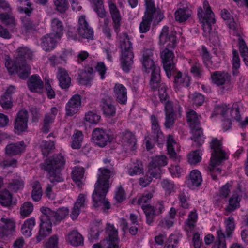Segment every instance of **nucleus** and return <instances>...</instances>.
<instances>
[{
  "mask_svg": "<svg viewBox=\"0 0 248 248\" xmlns=\"http://www.w3.org/2000/svg\"><path fill=\"white\" fill-rule=\"evenodd\" d=\"M113 171H99L97 180L94 185L92 194L93 206L103 210L109 209L110 203L106 195L110 187L113 179Z\"/></svg>",
  "mask_w": 248,
  "mask_h": 248,
  "instance_id": "obj_1",
  "label": "nucleus"
},
{
  "mask_svg": "<svg viewBox=\"0 0 248 248\" xmlns=\"http://www.w3.org/2000/svg\"><path fill=\"white\" fill-rule=\"evenodd\" d=\"M141 62L144 71L147 73L151 72L150 86L153 89L156 88L160 79V68L155 63L153 50L151 49L144 50Z\"/></svg>",
  "mask_w": 248,
  "mask_h": 248,
  "instance_id": "obj_2",
  "label": "nucleus"
},
{
  "mask_svg": "<svg viewBox=\"0 0 248 248\" xmlns=\"http://www.w3.org/2000/svg\"><path fill=\"white\" fill-rule=\"evenodd\" d=\"M220 14L221 17L226 21L231 30V33L237 37L241 55L245 64L248 65V48L243 39L240 36L239 24L235 21L233 17L226 9L222 10Z\"/></svg>",
  "mask_w": 248,
  "mask_h": 248,
  "instance_id": "obj_3",
  "label": "nucleus"
},
{
  "mask_svg": "<svg viewBox=\"0 0 248 248\" xmlns=\"http://www.w3.org/2000/svg\"><path fill=\"white\" fill-rule=\"evenodd\" d=\"M120 48L122 54L120 58L123 70L127 72L133 64L134 54L132 51V44L128 35L124 33L120 36Z\"/></svg>",
  "mask_w": 248,
  "mask_h": 248,
  "instance_id": "obj_4",
  "label": "nucleus"
},
{
  "mask_svg": "<svg viewBox=\"0 0 248 248\" xmlns=\"http://www.w3.org/2000/svg\"><path fill=\"white\" fill-rule=\"evenodd\" d=\"M203 6L205 12H203L202 7H199L198 9V16L200 21L202 23L204 35L210 38L211 34V24H214L215 22L214 14L212 11L207 1L203 2Z\"/></svg>",
  "mask_w": 248,
  "mask_h": 248,
  "instance_id": "obj_5",
  "label": "nucleus"
},
{
  "mask_svg": "<svg viewBox=\"0 0 248 248\" xmlns=\"http://www.w3.org/2000/svg\"><path fill=\"white\" fill-rule=\"evenodd\" d=\"M199 117L193 110H190L187 113V122L193 135L191 140L194 141L193 146L202 145L204 142L202 131L200 127Z\"/></svg>",
  "mask_w": 248,
  "mask_h": 248,
  "instance_id": "obj_6",
  "label": "nucleus"
},
{
  "mask_svg": "<svg viewBox=\"0 0 248 248\" xmlns=\"http://www.w3.org/2000/svg\"><path fill=\"white\" fill-rule=\"evenodd\" d=\"M67 37L69 39L80 40L87 39L88 40L93 39V31L87 22L84 15H81L78 18V33H74L72 30H69L67 32Z\"/></svg>",
  "mask_w": 248,
  "mask_h": 248,
  "instance_id": "obj_7",
  "label": "nucleus"
},
{
  "mask_svg": "<svg viewBox=\"0 0 248 248\" xmlns=\"http://www.w3.org/2000/svg\"><path fill=\"white\" fill-rule=\"evenodd\" d=\"M210 146L212 152L209 166L211 170L215 167L219 165L222 160L227 158V154L222 149L221 141L216 138L212 140Z\"/></svg>",
  "mask_w": 248,
  "mask_h": 248,
  "instance_id": "obj_8",
  "label": "nucleus"
},
{
  "mask_svg": "<svg viewBox=\"0 0 248 248\" xmlns=\"http://www.w3.org/2000/svg\"><path fill=\"white\" fill-rule=\"evenodd\" d=\"M42 215L40 216V230L38 234L36 237L38 242L44 239L46 237L49 235L52 232V223L53 221L48 218V214H52L50 209L47 207H42L41 208Z\"/></svg>",
  "mask_w": 248,
  "mask_h": 248,
  "instance_id": "obj_9",
  "label": "nucleus"
},
{
  "mask_svg": "<svg viewBox=\"0 0 248 248\" xmlns=\"http://www.w3.org/2000/svg\"><path fill=\"white\" fill-rule=\"evenodd\" d=\"M165 125L167 128H170L174 123L175 119L181 116L182 108L178 103L172 104L170 101L165 103Z\"/></svg>",
  "mask_w": 248,
  "mask_h": 248,
  "instance_id": "obj_10",
  "label": "nucleus"
},
{
  "mask_svg": "<svg viewBox=\"0 0 248 248\" xmlns=\"http://www.w3.org/2000/svg\"><path fill=\"white\" fill-rule=\"evenodd\" d=\"M114 138L115 135L111 131L96 128L93 131L92 139L94 144L103 147L112 141Z\"/></svg>",
  "mask_w": 248,
  "mask_h": 248,
  "instance_id": "obj_11",
  "label": "nucleus"
},
{
  "mask_svg": "<svg viewBox=\"0 0 248 248\" xmlns=\"http://www.w3.org/2000/svg\"><path fill=\"white\" fill-rule=\"evenodd\" d=\"M107 231L108 237L104 240L101 244H94L93 248H118V239L117 230L112 225L108 224Z\"/></svg>",
  "mask_w": 248,
  "mask_h": 248,
  "instance_id": "obj_12",
  "label": "nucleus"
},
{
  "mask_svg": "<svg viewBox=\"0 0 248 248\" xmlns=\"http://www.w3.org/2000/svg\"><path fill=\"white\" fill-rule=\"evenodd\" d=\"M5 66L9 73L10 74L17 73L21 78H26L30 73L31 67L25 62L18 66L12 60H7L5 62Z\"/></svg>",
  "mask_w": 248,
  "mask_h": 248,
  "instance_id": "obj_13",
  "label": "nucleus"
},
{
  "mask_svg": "<svg viewBox=\"0 0 248 248\" xmlns=\"http://www.w3.org/2000/svg\"><path fill=\"white\" fill-rule=\"evenodd\" d=\"M167 47L160 53V56L163 64L164 69L167 77L170 78L172 75V71L174 68L173 62L174 54Z\"/></svg>",
  "mask_w": 248,
  "mask_h": 248,
  "instance_id": "obj_14",
  "label": "nucleus"
},
{
  "mask_svg": "<svg viewBox=\"0 0 248 248\" xmlns=\"http://www.w3.org/2000/svg\"><path fill=\"white\" fill-rule=\"evenodd\" d=\"M16 232V222L13 218L2 217L0 219V238L12 235Z\"/></svg>",
  "mask_w": 248,
  "mask_h": 248,
  "instance_id": "obj_15",
  "label": "nucleus"
},
{
  "mask_svg": "<svg viewBox=\"0 0 248 248\" xmlns=\"http://www.w3.org/2000/svg\"><path fill=\"white\" fill-rule=\"evenodd\" d=\"M65 163L64 157L61 154L49 158L41 166L45 170H56L63 169Z\"/></svg>",
  "mask_w": 248,
  "mask_h": 248,
  "instance_id": "obj_16",
  "label": "nucleus"
},
{
  "mask_svg": "<svg viewBox=\"0 0 248 248\" xmlns=\"http://www.w3.org/2000/svg\"><path fill=\"white\" fill-rule=\"evenodd\" d=\"M0 9L5 12L0 13V21L6 25L15 26L16 20L12 15L10 5L5 0H0Z\"/></svg>",
  "mask_w": 248,
  "mask_h": 248,
  "instance_id": "obj_17",
  "label": "nucleus"
},
{
  "mask_svg": "<svg viewBox=\"0 0 248 248\" xmlns=\"http://www.w3.org/2000/svg\"><path fill=\"white\" fill-rule=\"evenodd\" d=\"M159 44L170 48H174L176 46V36L173 32L169 31L167 26H164L162 29L159 35Z\"/></svg>",
  "mask_w": 248,
  "mask_h": 248,
  "instance_id": "obj_18",
  "label": "nucleus"
},
{
  "mask_svg": "<svg viewBox=\"0 0 248 248\" xmlns=\"http://www.w3.org/2000/svg\"><path fill=\"white\" fill-rule=\"evenodd\" d=\"M88 200L87 195L85 194H80L74 203L72 209L70 217L73 220L76 219L81 212L84 211L87 207Z\"/></svg>",
  "mask_w": 248,
  "mask_h": 248,
  "instance_id": "obj_19",
  "label": "nucleus"
},
{
  "mask_svg": "<svg viewBox=\"0 0 248 248\" xmlns=\"http://www.w3.org/2000/svg\"><path fill=\"white\" fill-rule=\"evenodd\" d=\"M241 197V190L238 187L237 190L233 191L232 195L229 199L228 203L225 207V215H228L240 207Z\"/></svg>",
  "mask_w": 248,
  "mask_h": 248,
  "instance_id": "obj_20",
  "label": "nucleus"
},
{
  "mask_svg": "<svg viewBox=\"0 0 248 248\" xmlns=\"http://www.w3.org/2000/svg\"><path fill=\"white\" fill-rule=\"evenodd\" d=\"M28 113L25 110H21L18 112L15 120L14 128L16 132L25 131L28 127Z\"/></svg>",
  "mask_w": 248,
  "mask_h": 248,
  "instance_id": "obj_21",
  "label": "nucleus"
},
{
  "mask_svg": "<svg viewBox=\"0 0 248 248\" xmlns=\"http://www.w3.org/2000/svg\"><path fill=\"white\" fill-rule=\"evenodd\" d=\"M120 141L126 151H133L135 149L136 140L134 135L130 131L126 130L122 132Z\"/></svg>",
  "mask_w": 248,
  "mask_h": 248,
  "instance_id": "obj_22",
  "label": "nucleus"
},
{
  "mask_svg": "<svg viewBox=\"0 0 248 248\" xmlns=\"http://www.w3.org/2000/svg\"><path fill=\"white\" fill-rule=\"evenodd\" d=\"M81 106V97L78 94L73 95L67 103L66 105V114L72 116L78 112Z\"/></svg>",
  "mask_w": 248,
  "mask_h": 248,
  "instance_id": "obj_23",
  "label": "nucleus"
},
{
  "mask_svg": "<svg viewBox=\"0 0 248 248\" xmlns=\"http://www.w3.org/2000/svg\"><path fill=\"white\" fill-rule=\"evenodd\" d=\"M190 83V77L187 73L178 72L174 76V86L176 91L183 87H188Z\"/></svg>",
  "mask_w": 248,
  "mask_h": 248,
  "instance_id": "obj_24",
  "label": "nucleus"
},
{
  "mask_svg": "<svg viewBox=\"0 0 248 248\" xmlns=\"http://www.w3.org/2000/svg\"><path fill=\"white\" fill-rule=\"evenodd\" d=\"M228 108L226 105H217L214 110L215 115H220L224 118V122L222 124V128L224 131L229 129L231 125L230 118L227 114Z\"/></svg>",
  "mask_w": 248,
  "mask_h": 248,
  "instance_id": "obj_25",
  "label": "nucleus"
},
{
  "mask_svg": "<svg viewBox=\"0 0 248 248\" xmlns=\"http://www.w3.org/2000/svg\"><path fill=\"white\" fill-rule=\"evenodd\" d=\"M108 6L113 21V28L115 32L117 33L119 31L121 26V16L119 11L114 3L109 1L108 2Z\"/></svg>",
  "mask_w": 248,
  "mask_h": 248,
  "instance_id": "obj_26",
  "label": "nucleus"
},
{
  "mask_svg": "<svg viewBox=\"0 0 248 248\" xmlns=\"http://www.w3.org/2000/svg\"><path fill=\"white\" fill-rule=\"evenodd\" d=\"M114 96L117 102L120 104H124L127 102V90L123 85L116 83L113 87Z\"/></svg>",
  "mask_w": 248,
  "mask_h": 248,
  "instance_id": "obj_27",
  "label": "nucleus"
},
{
  "mask_svg": "<svg viewBox=\"0 0 248 248\" xmlns=\"http://www.w3.org/2000/svg\"><path fill=\"white\" fill-rule=\"evenodd\" d=\"M167 148L170 156L175 159L179 160L177 153L180 150V146L171 135H169L168 137Z\"/></svg>",
  "mask_w": 248,
  "mask_h": 248,
  "instance_id": "obj_28",
  "label": "nucleus"
},
{
  "mask_svg": "<svg viewBox=\"0 0 248 248\" xmlns=\"http://www.w3.org/2000/svg\"><path fill=\"white\" fill-rule=\"evenodd\" d=\"M26 145L23 141L16 143H11L5 147V153L9 156L20 154L24 152Z\"/></svg>",
  "mask_w": 248,
  "mask_h": 248,
  "instance_id": "obj_29",
  "label": "nucleus"
},
{
  "mask_svg": "<svg viewBox=\"0 0 248 248\" xmlns=\"http://www.w3.org/2000/svg\"><path fill=\"white\" fill-rule=\"evenodd\" d=\"M28 86L31 92L39 93L42 92L44 84L39 76L33 75L29 78Z\"/></svg>",
  "mask_w": 248,
  "mask_h": 248,
  "instance_id": "obj_30",
  "label": "nucleus"
},
{
  "mask_svg": "<svg viewBox=\"0 0 248 248\" xmlns=\"http://www.w3.org/2000/svg\"><path fill=\"white\" fill-rule=\"evenodd\" d=\"M202 178L200 171H191L186 179V185L191 189H194L202 183Z\"/></svg>",
  "mask_w": 248,
  "mask_h": 248,
  "instance_id": "obj_31",
  "label": "nucleus"
},
{
  "mask_svg": "<svg viewBox=\"0 0 248 248\" xmlns=\"http://www.w3.org/2000/svg\"><path fill=\"white\" fill-rule=\"evenodd\" d=\"M63 26L62 22L58 18H53L51 21V36L60 39L63 35Z\"/></svg>",
  "mask_w": 248,
  "mask_h": 248,
  "instance_id": "obj_32",
  "label": "nucleus"
},
{
  "mask_svg": "<svg viewBox=\"0 0 248 248\" xmlns=\"http://www.w3.org/2000/svg\"><path fill=\"white\" fill-rule=\"evenodd\" d=\"M57 78L59 80V85L62 89H66L70 86L71 78L66 70L62 68H58Z\"/></svg>",
  "mask_w": 248,
  "mask_h": 248,
  "instance_id": "obj_33",
  "label": "nucleus"
},
{
  "mask_svg": "<svg viewBox=\"0 0 248 248\" xmlns=\"http://www.w3.org/2000/svg\"><path fill=\"white\" fill-rule=\"evenodd\" d=\"M52 214H48V218H50L54 224H57L64 219L69 214V210L67 207L60 208L56 212H54L50 209Z\"/></svg>",
  "mask_w": 248,
  "mask_h": 248,
  "instance_id": "obj_34",
  "label": "nucleus"
},
{
  "mask_svg": "<svg viewBox=\"0 0 248 248\" xmlns=\"http://www.w3.org/2000/svg\"><path fill=\"white\" fill-rule=\"evenodd\" d=\"M68 243L74 246H78L83 243L82 235L76 230L70 232L66 236Z\"/></svg>",
  "mask_w": 248,
  "mask_h": 248,
  "instance_id": "obj_35",
  "label": "nucleus"
},
{
  "mask_svg": "<svg viewBox=\"0 0 248 248\" xmlns=\"http://www.w3.org/2000/svg\"><path fill=\"white\" fill-rule=\"evenodd\" d=\"M212 82L217 85H222L229 80V74L225 72L216 71L211 74Z\"/></svg>",
  "mask_w": 248,
  "mask_h": 248,
  "instance_id": "obj_36",
  "label": "nucleus"
},
{
  "mask_svg": "<svg viewBox=\"0 0 248 248\" xmlns=\"http://www.w3.org/2000/svg\"><path fill=\"white\" fill-rule=\"evenodd\" d=\"M191 14V10L187 7L180 8L175 12V19L179 22H184L190 17Z\"/></svg>",
  "mask_w": 248,
  "mask_h": 248,
  "instance_id": "obj_37",
  "label": "nucleus"
},
{
  "mask_svg": "<svg viewBox=\"0 0 248 248\" xmlns=\"http://www.w3.org/2000/svg\"><path fill=\"white\" fill-rule=\"evenodd\" d=\"M58 39L51 36L50 34L44 36L42 39L41 46L42 48L46 51L53 50L56 46Z\"/></svg>",
  "mask_w": 248,
  "mask_h": 248,
  "instance_id": "obj_38",
  "label": "nucleus"
},
{
  "mask_svg": "<svg viewBox=\"0 0 248 248\" xmlns=\"http://www.w3.org/2000/svg\"><path fill=\"white\" fill-rule=\"evenodd\" d=\"M35 225L34 218L31 217L25 220L21 228L23 235L26 237H30L32 234V231Z\"/></svg>",
  "mask_w": 248,
  "mask_h": 248,
  "instance_id": "obj_39",
  "label": "nucleus"
},
{
  "mask_svg": "<svg viewBox=\"0 0 248 248\" xmlns=\"http://www.w3.org/2000/svg\"><path fill=\"white\" fill-rule=\"evenodd\" d=\"M93 69L92 67H86L84 70L81 71L79 73V82L84 85L90 84L92 79V74Z\"/></svg>",
  "mask_w": 248,
  "mask_h": 248,
  "instance_id": "obj_40",
  "label": "nucleus"
},
{
  "mask_svg": "<svg viewBox=\"0 0 248 248\" xmlns=\"http://www.w3.org/2000/svg\"><path fill=\"white\" fill-rule=\"evenodd\" d=\"M167 163V158L165 155H158L152 159L149 167L150 169H160V167L166 165Z\"/></svg>",
  "mask_w": 248,
  "mask_h": 248,
  "instance_id": "obj_41",
  "label": "nucleus"
},
{
  "mask_svg": "<svg viewBox=\"0 0 248 248\" xmlns=\"http://www.w3.org/2000/svg\"><path fill=\"white\" fill-rule=\"evenodd\" d=\"M151 127L154 133L156 135L157 141L160 144L164 140V137L160 131L158 121L154 116H151Z\"/></svg>",
  "mask_w": 248,
  "mask_h": 248,
  "instance_id": "obj_42",
  "label": "nucleus"
},
{
  "mask_svg": "<svg viewBox=\"0 0 248 248\" xmlns=\"http://www.w3.org/2000/svg\"><path fill=\"white\" fill-rule=\"evenodd\" d=\"M175 215V209L173 207L171 208L169 211L168 216L161 221L159 225L162 227H166L167 228L171 227L174 222Z\"/></svg>",
  "mask_w": 248,
  "mask_h": 248,
  "instance_id": "obj_43",
  "label": "nucleus"
},
{
  "mask_svg": "<svg viewBox=\"0 0 248 248\" xmlns=\"http://www.w3.org/2000/svg\"><path fill=\"white\" fill-rule=\"evenodd\" d=\"M102 110L104 114L108 116H112L115 114L116 108L110 98L103 101Z\"/></svg>",
  "mask_w": 248,
  "mask_h": 248,
  "instance_id": "obj_44",
  "label": "nucleus"
},
{
  "mask_svg": "<svg viewBox=\"0 0 248 248\" xmlns=\"http://www.w3.org/2000/svg\"><path fill=\"white\" fill-rule=\"evenodd\" d=\"M17 2L18 11L19 13H25L29 16L32 9L31 7V4L28 0H18Z\"/></svg>",
  "mask_w": 248,
  "mask_h": 248,
  "instance_id": "obj_45",
  "label": "nucleus"
},
{
  "mask_svg": "<svg viewBox=\"0 0 248 248\" xmlns=\"http://www.w3.org/2000/svg\"><path fill=\"white\" fill-rule=\"evenodd\" d=\"M83 135L81 131L76 130L72 136L71 147L74 149H79L82 145Z\"/></svg>",
  "mask_w": 248,
  "mask_h": 248,
  "instance_id": "obj_46",
  "label": "nucleus"
},
{
  "mask_svg": "<svg viewBox=\"0 0 248 248\" xmlns=\"http://www.w3.org/2000/svg\"><path fill=\"white\" fill-rule=\"evenodd\" d=\"M101 116L95 111H89L85 114L84 120L90 124H95L99 123Z\"/></svg>",
  "mask_w": 248,
  "mask_h": 248,
  "instance_id": "obj_47",
  "label": "nucleus"
},
{
  "mask_svg": "<svg viewBox=\"0 0 248 248\" xmlns=\"http://www.w3.org/2000/svg\"><path fill=\"white\" fill-rule=\"evenodd\" d=\"M12 195L7 190L0 192V204L4 207H8L11 205Z\"/></svg>",
  "mask_w": 248,
  "mask_h": 248,
  "instance_id": "obj_48",
  "label": "nucleus"
},
{
  "mask_svg": "<svg viewBox=\"0 0 248 248\" xmlns=\"http://www.w3.org/2000/svg\"><path fill=\"white\" fill-rule=\"evenodd\" d=\"M32 185V198L34 201H39L41 199L42 195V191L41 185L40 183L37 181L34 182Z\"/></svg>",
  "mask_w": 248,
  "mask_h": 248,
  "instance_id": "obj_49",
  "label": "nucleus"
},
{
  "mask_svg": "<svg viewBox=\"0 0 248 248\" xmlns=\"http://www.w3.org/2000/svg\"><path fill=\"white\" fill-rule=\"evenodd\" d=\"M217 240L214 243L212 248H227L225 241V235L221 229L217 231Z\"/></svg>",
  "mask_w": 248,
  "mask_h": 248,
  "instance_id": "obj_50",
  "label": "nucleus"
},
{
  "mask_svg": "<svg viewBox=\"0 0 248 248\" xmlns=\"http://www.w3.org/2000/svg\"><path fill=\"white\" fill-rule=\"evenodd\" d=\"M99 26L103 32L108 37L111 35L110 29V20L108 17L100 19Z\"/></svg>",
  "mask_w": 248,
  "mask_h": 248,
  "instance_id": "obj_51",
  "label": "nucleus"
},
{
  "mask_svg": "<svg viewBox=\"0 0 248 248\" xmlns=\"http://www.w3.org/2000/svg\"><path fill=\"white\" fill-rule=\"evenodd\" d=\"M24 183L21 179L13 180L9 184L8 188L12 191L16 192L23 189Z\"/></svg>",
  "mask_w": 248,
  "mask_h": 248,
  "instance_id": "obj_52",
  "label": "nucleus"
},
{
  "mask_svg": "<svg viewBox=\"0 0 248 248\" xmlns=\"http://www.w3.org/2000/svg\"><path fill=\"white\" fill-rule=\"evenodd\" d=\"M188 161L190 164H195L201 161L202 152L198 149L190 152L187 155Z\"/></svg>",
  "mask_w": 248,
  "mask_h": 248,
  "instance_id": "obj_53",
  "label": "nucleus"
},
{
  "mask_svg": "<svg viewBox=\"0 0 248 248\" xmlns=\"http://www.w3.org/2000/svg\"><path fill=\"white\" fill-rule=\"evenodd\" d=\"M95 5L94 10L100 19L106 17V12L104 9L102 0H92Z\"/></svg>",
  "mask_w": 248,
  "mask_h": 248,
  "instance_id": "obj_54",
  "label": "nucleus"
},
{
  "mask_svg": "<svg viewBox=\"0 0 248 248\" xmlns=\"http://www.w3.org/2000/svg\"><path fill=\"white\" fill-rule=\"evenodd\" d=\"M224 224L226 229V233L227 237L231 236L235 228L234 219L232 217H230L228 218H225Z\"/></svg>",
  "mask_w": 248,
  "mask_h": 248,
  "instance_id": "obj_55",
  "label": "nucleus"
},
{
  "mask_svg": "<svg viewBox=\"0 0 248 248\" xmlns=\"http://www.w3.org/2000/svg\"><path fill=\"white\" fill-rule=\"evenodd\" d=\"M151 16H145L143 17L142 21L140 26V30L141 33H145L148 31L150 27L151 22L153 19Z\"/></svg>",
  "mask_w": 248,
  "mask_h": 248,
  "instance_id": "obj_56",
  "label": "nucleus"
},
{
  "mask_svg": "<svg viewBox=\"0 0 248 248\" xmlns=\"http://www.w3.org/2000/svg\"><path fill=\"white\" fill-rule=\"evenodd\" d=\"M33 210V206L31 202H25L20 207V213L21 216L25 217L31 213Z\"/></svg>",
  "mask_w": 248,
  "mask_h": 248,
  "instance_id": "obj_57",
  "label": "nucleus"
},
{
  "mask_svg": "<svg viewBox=\"0 0 248 248\" xmlns=\"http://www.w3.org/2000/svg\"><path fill=\"white\" fill-rule=\"evenodd\" d=\"M161 185L166 195H170L175 192V186L171 181L167 179L163 180L161 183Z\"/></svg>",
  "mask_w": 248,
  "mask_h": 248,
  "instance_id": "obj_58",
  "label": "nucleus"
},
{
  "mask_svg": "<svg viewBox=\"0 0 248 248\" xmlns=\"http://www.w3.org/2000/svg\"><path fill=\"white\" fill-rule=\"evenodd\" d=\"M197 219V214L195 212H191L188 216L187 221L186 223L185 229L189 231L194 227L195 223Z\"/></svg>",
  "mask_w": 248,
  "mask_h": 248,
  "instance_id": "obj_59",
  "label": "nucleus"
},
{
  "mask_svg": "<svg viewBox=\"0 0 248 248\" xmlns=\"http://www.w3.org/2000/svg\"><path fill=\"white\" fill-rule=\"evenodd\" d=\"M71 177L78 186H80L83 184L84 180L83 171H72Z\"/></svg>",
  "mask_w": 248,
  "mask_h": 248,
  "instance_id": "obj_60",
  "label": "nucleus"
},
{
  "mask_svg": "<svg viewBox=\"0 0 248 248\" xmlns=\"http://www.w3.org/2000/svg\"><path fill=\"white\" fill-rule=\"evenodd\" d=\"M17 52L19 58H23L26 59H31V58L32 52L27 47L21 46L19 47Z\"/></svg>",
  "mask_w": 248,
  "mask_h": 248,
  "instance_id": "obj_61",
  "label": "nucleus"
},
{
  "mask_svg": "<svg viewBox=\"0 0 248 248\" xmlns=\"http://www.w3.org/2000/svg\"><path fill=\"white\" fill-rule=\"evenodd\" d=\"M146 6L145 16H151L153 17V15L155 12V7L154 0H145Z\"/></svg>",
  "mask_w": 248,
  "mask_h": 248,
  "instance_id": "obj_62",
  "label": "nucleus"
},
{
  "mask_svg": "<svg viewBox=\"0 0 248 248\" xmlns=\"http://www.w3.org/2000/svg\"><path fill=\"white\" fill-rule=\"evenodd\" d=\"M190 101L195 105L200 106L204 101L203 96L201 93H195L193 94H191L189 96Z\"/></svg>",
  "mask_w": 248,
  "mask_h": 248,
  "instance_id": "obj_63",
  "label": "nucleus"
},
{
  "mask_svg": "<svg viewBox=\"0 0 248 248\" xmlns=\"http://www.w3.org/2000/svg\"><path fill=\"white\" fill-rule=\"evenodd\" d=\"M54 4L57 11L62 13L68 8V3L67 0H54Z\"/></svg>",
  "mask_w": 248,
  "mask_h": 248,
  "instance_id": "obj_64",
  "label": "nucleus"
}]
</instances>
